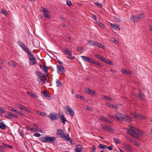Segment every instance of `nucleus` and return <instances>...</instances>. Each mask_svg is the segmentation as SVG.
<instances>
[{"label": "nucleus", "mask_w": 152, "mask_h": 152, "mask_svg": "<svg viewBox=\"0 0 152 152\" xmlns=\"http://www.w3.org/2000/svg\"><path fill=\"white\" fill-rule=\"evenodd\" d=\"M127 132L129 135L137 139L143 134V132L131 125L129 126V129L127 130Z\"/></svg>", "instance_id": "obj_1"}, {"label": "nucleus", "mask_w": 152, "mask_h": 152, "mask_svg": "<svg viewBox=\"0 0 152 152\" xmlns=\"http://www.w3.org/2000/svg\"><path fill=\"white\" fill-rule=\"evenodd\" d=\"M113 119L115 120H121L128 121L129 120L130 118L127 115H124L119 113H117L115 116H111Z\"/></svg>", "instance_id": "obj_2"}, {"label": "nucleus", "mask_w": 152, "mask_h": 152, "mask_svg": "<svg viewBox=\"0 0 152 152\" xmlns=\"http://www.w3.org/2000/svg\"><path fill=\"white\" fill-rule=\"evenodd\" d=\"M56 134L59 136L60 137L64 138L66 141H69L70 140L69 136L66 134H65L64 130L62 129H58L56 132Z\"/></svg>", "instance_id": "obj_3"}, {"label": "nucleus", "mask_w": 152, "mask_h": 152, "mask_svg": "<svg viewBox=\"0 0 152 152\" xmlns=\"http://www.w3.org/2000/svg\"><path fill=\"white\" fill-rule=\"evenodd\" d=\"M64 109L66 113L71 116L73 117L75 115V112L73 109L70 106H67L64 107Z\"/></svg>", "instance_id": "obj_4"}, {"label": "nucleus", "mask_w": 152, "mask_h": 152, "mask_svg": "<svg viewBox=\"0 0 152 152\" xmlns=\"http://www.w3.org/2000/svg\"><path fill=\"white\" fill-rule=\"evenodd\" d=\"M62 50L64 53L69 55L66 57L68 59H69L71 60H73L74 59V57L72 56V52L68 50L67 48L63 49Z\"/></svg>", "instance_id": "obj_5"}, {"label": "nucleus", "mask_w": 152, "mask_h": 152, "mask_svg": "<svg viewBox=\"0 0 152 152\" xmlns=\"http://www.w3.org/2000/svg\"><path fill=\"white\" fill-rule=\"evenodd\" d=\"M48 116L52 121L57 120L59 118L58 115L57 113H50L49 115Z\"/></svg>", "instance_id": "obj_6"}, {"label": "nucleus", "mask_w": 152, "mask_h": 152, "mask_svg": "<svg viewBox=\"0 0 152 152\" xmlns=\"http://www.w3.org/2000/svg\"><path fill=\"white\" fill-rule=\"evenodd\" d=\"M57 72L59 74H62L65 71L64 67L61 66H57Z\"/></svg>", "instance_id": "obj_7"}, {"label": "nucleus", "mask_w": 152, "mask_h": 152, "mask_svg": "<svg viewBox=\"0 0 152 152\" xmlns=\"http://www.w3.org/2000/svg\"><path fill=\"white\" fill-rule=\"evenodd\" d=\"M56 137H54L47 136V142L53 143L56 141Z\"/></svg>", "instance_id": "obj_8"}, {"label": "nucleus", "mask_w": 152, "mask_h": 152, "mask_svg": "<svg viewBox=\"0 0 152 152\" xmlns=\"http://www.w3.org/2000/svg\"><path fill=\"white\" fill-rule=\"evenodd\" d=\"M81 58L82 59L86 62L92 63L93 60L88 56H82Z\"/></svg>", "instance_id": "obj_9"}, {"label": "nucleus", "mask_w": 152, "mask_h": 152, "mask_svg": "<svg viewBox=\"0 0 152 152\" xmlns=\"http://www.w3.org/2000/svg\"><path fill=\"white\" fill-rule=\"evenodd\" d=\"M131 116L132 118H135V117H138V118L142 120H144L145 119V117L142 116V115H140L139 116H137V115L136 113H134L133 114H131Z\"/></svg>", "instance_id": "obj_10"}, {"label": "nucleus", "mask_w": 152, "mask_h": 152, "mask_svg": "<svg viewBox=\"0 0 152 152\" xmlns=\"http://www.w3.org/2000/svg\"><path fill=\"white\" fill-rule=\"evenodd\" d=\"M2 144L3 145H1V149L4 150L6 149L7 147L11 149H12L13 148L10 145L4 144L3 143Z\"/></svg>", "instance_id": "obj_11"}, {"label": "nucleus", "mask_w": 152, "mask_h": 152, "mask_svg": "<svg viewBox=\"0 0 152 152\" xmlns=\"http://www.w3.org/2000/svg\"><path fill=\"white\" fill-rule=\"evenodd\" d=\"M123 146L127 150L131 151L132 150V146L129 145L124 144L123 145Z\"/></svg>", "instance_id": "obj_12"}, {"label": "nucleus", "mask_w": 152, "mask_h": 152, "mask_svg": "<svg viewBox=\"0 0 152 152\" xmlns=\"http://www.w3.org/2000/svg\"><path fill=\"white\" fill-rule=\"evenodd\" d=\"M8 110L11 111L13 112H15L19 114L20 115L23 116V114L22 113L20 112L19 111L11 107H8Z\"/></svg>", "instance_id": "obj_13"}, {"label": "nucleus", "mask_w": 152, "mask_h": 152, "mask_svg": "<svg viewBox=\"0 0 152 152\" xmlns=\"http://www.w3.org/2000/svg\"><path fill=\"white\" fill-rule=\"evenodd\" d=\"M110 25L115 30H120L119 26L118 24L110 23Z\"/></svg>", "instance_id": "obj_14"}, {"label": "nucleus", "mask_w": 152, "mask_h": 152, "mask_svg": "<svg viewBox=\"0 0 152 152\" xmlns=\"http://www.w3.org/2000/svg\"><path fill=\"white\" fill-rule=\"evenodd\" d=\"M131 20L133 22H137L139 21L137 15L136 16L132 15L131 16Z\"/></svg>", "instance_id": "obj_15"}, {"label": "nucleus", "mask_w": 152, "mask_h": 152, "mask_svg": "<svg viewBox=\"0 0 152 152\" xmlns=\"http://www.w3.org/2000/svg\"><path fill=\"white\" fill-rule=\"evenodd\" d=\"M99 119L104 122L109 123L110 122V121L108 118L104 117H101L99 118Z\"/></svg>", "instance_id": "obj_16"}, {"label": "nucleus", "mask_w": 152, "mask_h": 152, "mask_svg": "<svg viewBox=\"0 0 152 152\" xmlns=\"http://www.w3.org/2000/svg\"><path fill=\"white\" fill-rule=\"evenodd\" d=\"M7 126L4 121H1V129L4 130L6 128Z\"/></svg>", "instance_id": "obj_17"}, {"label": "nucleus", "mask_w": 152, "mask_h": 152, "mask_svg": "<svg viewBox=\"0 0 152 152\" xmlns=\"http://www.w3.org/2000/svg\"><path fill=\"white\" fill-rule=\"evenodd\" d=\"M139 91L140 93L139 95H138L137 94H136V96H138V97L140 99H144L145 97L144 94L142 93V92L140 90Z\"/></svg>", "instance_id": "obj_18"}, {"label": "nucleus", "mask_w": 152, "mask_h": 152, "mask_svg": "<svg viewBox=\"0 0 152 152\" xmlns=\"http://www.w3.org/2000/svg\"><path fill=\"white\" fill-rule=\"evenodd\" d=\"M75 150L76 152H81L82 150L81 146L80 145H78L75 148Z\"/></svg>", "instance_id": "obj_19"}, {"label": "nucleus", "mask_w": 152, "mask_h": 152, "mask_svg": "<svg viewBox=\"0 0 152 152\" xmlns=\"http://www.w3.org/2000/svg\"><path fill=\"white\" fill-rule=\"evenodd\" d=\"M26 53L29 55L28 58L29 60L35 58V57L32 54L31 51L29 50L28 52Z\"/></svg>", "instance_id": "obj_20"}, {"label": "nucleus", "mask_w": 152, "mask_h": 152, "mask_svg": "<svg viewBox=\"0 0 152 152\" xmlns=\"http://www.w3.org/2000/svg\"><path fill=\"white\" fill-rule=\"evenodd\" d=\"M23 50L26 53L29 51L28 48L24 44L22 47H21Z\"/></svg>", "instance_id": "obj_21"}, {"label": "nucleus", "mask_w": 152, "mask_h": 152, "mask_svg": "<svg viewBox=\"0 0 152 152\" xmlns=\"http://www.w3.org/2000/svg\"><path fill=\"white\" fill-rule=\"evenodd\" d=\"M137 16L139 20L140 19H144V14L143 13L138 14Z\"/></svg>", "instance_id": "obj_22"}, {"label": "nucleus", "mask_w": 152, "mask_h": 152, "mask_svg": "<svg viewBox=\"0 0 152 152\" xmlns=\"http://www.w3.org/2000/svg\"><path fill=\"white\" fill-rule=\"evenodd\" d=\"M121 72L123 74H130L129 71L124 69H122L121 70Z\"/></svg>", "instance_id": "obj_23"}, {"label": "nucleus", "mask_w": 152, "mask_h": 152, "mask_svg": "<svg viewBox=\"0 0 152 152\" xmlns=\"http://www.w3.org/2000/svg\"><path fill=\"white\" fill-rule=\"evenodd\" d=\"M47 137H42L40 138V140L43 142H47Z\"/></svg>", "instance_id": "obj_24"}, {"label": "nucleus", "mask_w": 152, "mask_h": 152, "mask_svg": "<svg viewBox=\"0 0 152 152\" xmlns=\"http://www.w3.org/2000/svg\"><path fill=\"white\" fill-rule=\"evenodd\" d=\"M7 114L10 115V116L15 118H17L18 116L12 113H11L9 111H7Z\"/></svg>", "instance_id": "obj_25"}, {"label": "nucleus", "mask_w": 152, "mask_h": 152, "mask_svg": "<svg viewBox=\"0 0 152 152\" xmlns=\"http://www.w3.org/2000/svg\"><path fill=\"white\" fill-rule=\"evenodd\" d=\"M56 83L57 87H60L62 85V83L58 79H56Z\"/></svg>", "instance_id": "obj_26"}, {"label": "nucleus", "mask_w": 152, "mask_h": 152, "mask_svg": "<svg viewBox=\"0 0 152 152\" xmlns=\"http://www.w3.org/2000/svg\"><path fill=\"white\" fill-rule=\"evenodd\" d=\"M30 64L33 65L37 63V61L36 58H34L33 59L30 60Z\"/></svg>", "instance_id": "obj_27"}, {"label": "nucleus", "mask_w": 152, "mask_h": 152, "mask_svg": "<svg viewBox=\"0 0 152 152\" xmlns=\"http://www.w3.org/2000/svg\"><path fill=\"white\" fill-rule=\"evenodd\" d=\"M43 94L44 96L45 97L48 98V99H50L51 97L49 96L47 92H46L45 91H44L43 92Z\"/></svg>", "instance_id": "obj_28"}, {"label": "nucleus", "mask_w": 152, "mask_h": 152, "mask_svg": "<svg viewBox=\"0 0 152 152\" xmlns=\"http://www.w3.org/2000/svg\"><path fill=\"white\" fill-rule=\"evenodd\" d=\"M10 65L14 67L16 65V63L14 61H10L8 63Z\"/></svg>", "instance_id": "obj_29"}, {"label": "nucleus", "mask_w": 152, "mask_h": 152, "mask_svg": "<svg viewBox=\"0 0 152 152\" xmlns=\"http://www.w3.org/2000/svg\"><path fill=\"white\" fill-rule=\"evenodd\" d=\"M102 99H104L107 100H112V98L111 97H110L108 96H104V95H102Z\"/></svg>", "instance_id": "obj_30"}, {"label": "nucleus", "mask_w": 152, "mask_h": 152, "mask_svg": "<svg viewBox=\"0 0 152 152\" xmlns=\"http://www.w3.org/2000/svg\"><path fill=\"white\" fill-rule=\"evenodd\" d=\"M61 122L64 124L65 123V122L66 121V118L64 117V115H62L61 116Z\"/></svg>", "instance_id": "obj_31"}, {"label": "nucleus", "mask_w": 152, "mask_h": 152, "mask_svg": "<svg viewBox=\"0 0 152 152\" xmlns=\"http://www.w3.org/2000/svg\"><path fill=\"white\" fill-rule=\"evenodd\" d=\"M48 68L45 66L43 68V70L45 73V75H46L48 77Z\"/></svg>", "instance_id": "obj_32"}, {"label": "nucleus", "mask_w": 152, "mask_h": 152, "mask_svg": "<svg viewBox=\"0 0 152 152\" xmlns=\"http://www.w3.org/2000/svg\"><path fill=\"white\" fill-rule=\"evenodd\" d=\"M48 12H44V13L43 14V15L45 17H46L47 18H50V15L48 13Z\"/></svg>", "instance_id": "obj_33"}, {"label": "nucleus", "mask_w": 152, "mask_h": 152, "mask_svg": "<svg viewBox=\"0 0 152 152\" xmlns=\"http://www.w3.org/2000/svg\"><path fill=\"white\" fill-rule=\"evenodd\" d=\"M27 93L29 95L32 97H33L35 98L37 97V96L34 94L28 92H27Z\"/></svg>", "instance_id": "obj_34"}, {"label": "nucleus", "mask_w": 152, "mask_h": 152, "mask_svg": "<svg viewBox=\"0 0 152 152\" xmlns=\"http://www.w3.org/2000/svg\"><path fill=\"white\" fill-rule=\"evenodd\" d=\"M84 108L86 110H88L92 111H93V109L91 107H89L87 106H86Z\"/></svg>", "instance_id": "obj_35"}, {"label": "nucleus", "mask_w": 152, "mask_h": 152, "mask_svg": "<svg viewBox=\"0 0 152 152\" xmlns=\"http://www.w3.org/2000/svg\"><path fill=\"white\" fill-rule=\"evenodd\" d=\"M104 62L108 64H110V65H113V63H112L109 60H107L106 59Z\"/></svg>", "instance_id": "obj_36"}, {"label": "nucleus", "mask_w": 152, "mask_h": 152, "mask_svg": "<svg viewBox=\"0 0 152 152\" xmlns=\"http://www.w3.org/2000/svg\"><path fill=\"white\" fill-rule=\"evenodd\" d=\"M39 79L40 80L42 81L43 83H45V81L47 80L46 78L45 79V80H44V77L43 76H41L39 77Z\"/></svg>", "instance_id": "obj_37"}, {"label": "nucleus", "mask_w": 152, "mask_h": 152, "mask_svg": "<svg viewBox=\"0 0 152 152\" xmlns=\"http://www.w3.org/2000/svg\"><path fill=\"white\" fill-rule=\"evenodd\" d=\"M1 13L2 14L4 15L5 16H7L8 14L7 12L4 10L3 9H2Z\"/></svg>", "instance_id": "obj_38"}, {"label": "nucleus", "mask_w": 152, "mask_h": 152, "mask_svg": "<svg viewBox=\"0 0 152 152\" xmlns=\"http://www.w3.org/2000/svg\"><path fill=\"white\" fill-rule=\"evenodd\" d=\"M105 130L107 131L110 132H112L113 129H111L110 127L108 126H105Z\"/></svg>", "instance_id": "obj_39"}, {"label": "nucleus", "mask_w": 152, "mask_h": 152, "mask_svg": "<svg viewBox=\"0 0 152 152\" xmlns=\"http://www.w3.org/2000/svg\"><path fill=\"white\" fill-rule=\"evenodd\" d=\"M99 148L101 149L107 148V146L103 144H101L99 145Z\"/></svg>", "instance_id": "obj_40"}, {"label": "nucleus", "mask_w": 152, "mask_h": 152, "mask_svg": "<svg viewBox=\"0 0 152 152\" xmlns=\"http://www.w3.org/2000/svg\"><path fill=\"white\" fill-rule=\"evenodd\" d=\"M96 46H97L99 48H100L102 49H103L104 48V45L98 43H96Z\"/></svg>", "instance_id": "obj_41"}, {"label": "nucleus", "mask_w": 152, "mask_h": 152, "mask_svg": "<svg viewBox=\"0 0 152 152\" xmlns=\"http://www.w3.org/2000/svg\"><path fill=\"white\" fill-rule=\"evenodd\" d=\"M89 43L90 44L92 45H94L95 46L96 45V43L91 40H90L89 41Z\"/></svg>", "instance_id": "obj_42"}, {"label": "nucleus", "mask_w": 152, "mask_h": 152, "mask_svg": "<svg viewBox=\"0 0 152 152\" xmlns=\"http://www.w3.org/2000/svg\"><path fill=\"white\" fill-rule=\"evenodd\" d=\"M36 73L39 77L41 76H43V75L42 74V73L39 71H37L36 72Z\"/></svg>", "instance_id": "obj_43"}, {"label": "nucleus", "mask_w": 152, "mask_h": 152, "mask_svg": "<svg viewBox=\"0 0 152 152\" xmlns=\"http://www.w3.org/2000/svg\"><path fill=\"white\" fill-rule=\"evenodd\" d=\"M75 97L77 98H79L81 99H83V96H81L80 95L76 94Z\"/></svg>", "instance_id": "obj_44"}, {"label": "nucleus", "mask_w": 152, "mask_h": 152, "mask_svg": "<svg viewBox=\"0 0 152 152\" xmlns=\"http://www.w3.org/2000/svg\"><path fill=\"white\" fill-rule=\"evenodd\" d=\"M94 4L95 5H96L97 7H102V4L96 2H94Z\"/></svg>", "instance_id": "obj_45"}, {"label": "nucleus", "mask_w": 152, "mask_h": 152, "mask_svg": "<svg viewBox=\"0 0 152 152\" xmlns=\"http://www.w3.org/2000/svg\"><path fill=\"white\" fill-rule=\"evenodd\" d=\"M91 63L94 64L97 66H99L100 65V64L99 63L96 61H95L94 60H93Z\"/></svg>", "instance_id": "obj_46"}, {"label": "nucleus", "mask_w": 152, "mask_h": 152, "mask_svg": "<svg viewBox=\"0 0 152 152\" xmlns=\"http://www.w3.org/2000/svg\"><path fill=\"white\" fill-rule=\"evenodd\" d=\"M106 105L108 107H112L113 108H114V106L109 103H106Z\"/></svg>", "instance_id": "obj_47"}, {"label": "nucleus", "mask_w": 152, "mask_h": 152, "mask_svg": "<svg viewBox=\"0 0 152 152\" xmlns=\"http://www.w3.org/2000/svg\"><path fill=\"white\" fill-rule=\"evenodd\" d=\"M18 132H19V133L20 135L22 137H24V134L23 133V131L20 132V129H19L18 130Z\"/></svg>", "instance_id": "obj_48"}, {"label": "nucleus", "mask_w": 152, "mask_h": 152, "mask_svg": "<svg viewBox=\"0 0 152 152\" xmlns=\"http://www.w3.org/2000/svg\"><path fill=\"white\" fill-rule=\"evenodd\" d=\"M22 110H23L24 111H26L27 112H30L31 111L30 110H29V109L25 107H23Z\"/></svg>", "instance_id": "obj_49"}, {"label": "nucleus", "mask_w": 152, "mask_h": 152, "mask_svg": "<svg viewBox=\"0 0 152 152\" xmlns=\"http://www.w3.org/2000/svg\"><path fill=\"white\" fill-rule=\"evenodd\" d=\"M85 91L87 93L89 94V93H90V92H91V90L88 88H86L85 89Z\"/></svg>", "instance_id": "obj_50"}, {"label": "nucleus", "mask_w": 152, "mask_h": 152, "mask_svg": "<svg viewBox=\"0 0 152 152\" xmlns=\"http://www.w3.org/2000/svg\"><path fill=\"white\" fill-rule=\"evenodd\" d=\"M18 45L21 47H22L23 45H24L25 44L23 43V42H22L21 41H19L18 42Z\"/></svg>", "instance_id": "obj_51"}, {"label": "nucleus", "mask_w": 152, "mask_h": 152, "mask_svg": "<svg viewBox=\"0 0 152 152\" xmlns=\"http://www.w3.org/2000/svg\"><path fill=\"white\" fill-rule=\"evenodd\" d=\"M7 112L5 111L4 109H2L1 108V113H6L7 114Z\"/></svg>", "instance_id": "obj_52"}, {"label": "nucleus", "mask_w": 152, "mask_h": 152, "mask_svg": "<svg viewBox=\"0 0 152 152\" xmlns=\"http://www.w3.org/2000/svg\"><path fill=\"white\" fill-rule=\"evenodd\" d=\"M41 11L42 12H49V11L48 10H47L46 9H45L44 8H42L41 9Z\"/></svg>", "instance_id": "obj_53"}, {"label": "nucleus", "mask_w": 152, "mask_h": 152, "mask_svg": "<svg viewBox=\"0 0 152 152\" xmlns=\"http://www.w3.org/2000/svg\"><path fill=\"white\" fill-rule=\"evenodd\" d=\"M66 4L67 5L69 6H71L72 5V3L70 1H67Z\"/></svg>", "instance_id": "obj_54"}, {"label": "nucleus", "mask_w": 152, "mask_h": 152, "mask_svg": "<svg viewBox=\"0 0 152 152\" xmlns=\"http://www.w3.org/2000/svg\"><path fill=\"white\" fill-rule=\"evenodd\" d=\"M114 140L115 142L116 143H119V140L118 139L116 138H114Z\"/></svg>", "instance_id": "obj_55"}, {"label": "nucleus", "mask_w": 152, "mask_h": 152, "mask_svg": "<svg viewBox=\"0 0 152 152\" xmlns=\"http://www.w3.org/2000/svg\"><path fill=\"white\" fill-rule=\"evenodd\" d=\"M40 115L43 116L45 117L46 115V114L44 112H41Z\"/></svg>", "instance_id": "obj_56"}, {"label": "nucleus", "mask_w": 152, "mask_h": 152, "mask_svg": "<svg viewBox=\"0 0 152 152\" xmlns=\"http://www.w3.org/2000/svg\"><path fill=\"white\" fill-rule=\"evenodd\" d=\"M17 106L18 107H19V108H20V109L22 110L23 107L24 106H23V105H22L21 104H19L17 105Z\"/></svg>", "instance_id": "obj_57"}, {"label": "nucleus", "mask_w": 152, "mask_h": 152, "mask_svg": "<svg viewBox=\"0 0 152 152\" xmlns=\"http://www.w3.org/2000/svg\"><path fill=\"white\" fill-rule=\"evenodd\" d=\"M99 26L102 28H103L105 26V25L101 22H99Z\"/></svg>", "instance_id": "obj_58"}, {"label": "nucleus", "mask_w": 152, "mask_h": 152, "mask_svg": "<svg viewBox=\"0 0 152 152\" xmlns=\"http://www.w3.org/2000/svg\"><path fill=\"white\" fill-rule=\"evenodd\" d=\"M41 135V134H40L36 133L34 134V136L36 137H39Z\"/></svg>", "instance_id": "obj_59"}, {"label": "nucleus", "mask_w": 152, "mask_h": 152, "mask_svg": "<svg viewBox=\"0 0 152 152\" xmlns=\"http://www.w3.org/2000/svg\"><path fill=\"white\" fill-rule=\"evenodd\" d=\"M105 126H107L106 125H102L101 126V128L103 130H105Z\"/></svg>", "instance_id": "obj_60"}, {"label": "nucleus", "mask_w": 152, "mask_h": 152, "mask_svg": "<svg viewBox=\"0 0 152 152\" xmlns=\"http://www.w3.org/2000/svg\"><path fill=\"white\" fill-rule=\"evenodd\" d=\"M101 56H101L100 55H98V54H96L95 55L96 57L97 58H98V59H100Z\"/></svg>", "instance_id": "obj_61"}, {"label": "nucleus", "mask_w": 152, "mask_h": 152, "mask_svg": "<svg viewBox=\"0 0 152 152\" xmlns=\"http://www.w3.org/2000/svg\"><path fill=\"white\" fill-rule=\"evenodd\" d=\"M92 18H93L94 20H96L97 19L96 16L94 15H92Z\"/></svg>", "instance_id": "obj_62"}, {"label": "nucleus", "mask_w": 152, "mask_h": 152, "mask_svg": "<svg viewBox=\"0 0 152 152\" xmlns=\"http://www.w3.org/2000/svg\"><path fill=\"white\" fill-rule=\"evenodd\" d=\"M100 60L101 61H104V62L106 60V59L103 57L102 56H101Z\"/></svg>", "instance_id": "obj_63"}, {"label": "nucleus", "mask_w": 152, "mask_h": 152, "mask_svg": "<svg viewBox=\"0 0 152 152\" xmlns=\"http://www.w3.org/2000/svg\"><path fill=\"white\" fill-rule=\"evenodd\" d=\"M95 93V91H92L91 90V92H90V93H89V94H90V95H94V94Z\"/></svg>", "instance_id": "obj_64"}]
</instances>
